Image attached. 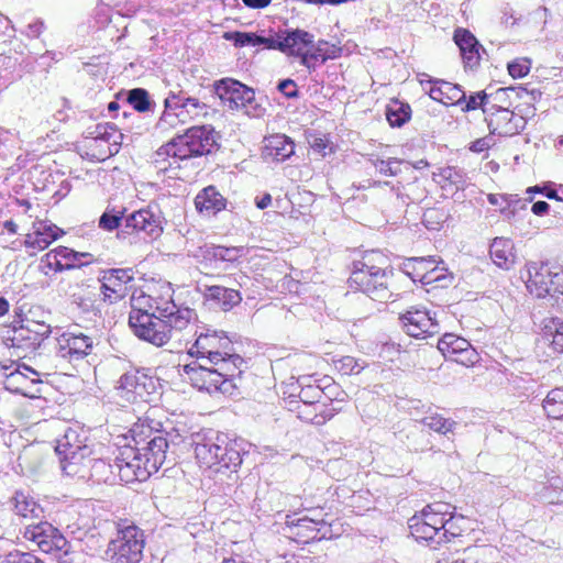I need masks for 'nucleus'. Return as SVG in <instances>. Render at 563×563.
Masks as SVG:
<instances>
[{"label": "nucleus", "mask_w": 563, "mask_h": 563, "mask_svg": "<svg viewBox=\"0 0 563 563\" xmlns=\"http://www.w3.org/2000/svg\"><path fill=\"white\" fill-rule=\"evenodd\" d=\"M131 440L119 449V478L122 482L145 481L166 461L170 433L163 423L144 419L129 430Z\"/></svg>", "instance_id": "1"}, {"label": "nucleus", "mask_w": 563, "mask_h": 563, "mask_svg": "<svg viewBox=\"0 0 563 563\" xmlns=\"http://www.w3.org/2000/svg\"><path fill=\"white\" fill-rule=\"evenodd\" d=\"M190 356L195 360L185 364L183 372L195 388L208 394L234 395L239 388L243 368L236 366V363L221 357L213 358L207 354Z\"/></svg>", "instance_id": "2"}, {"label": "nucleus", "mask_w": 563, "mask_h": 563, "mask_svg": "<svg viewBox=\"0 0 563 563\" xmlns=\"http://www.w3.org/2000/svg\"><path fill=\"white\" fill-rule=\"evenodd\" d=\"M195 455L200 467L216 473L236 472L249 454L250 444L243 439H229L224 433L213 430L194 435Z\"/></svg>", "instance_id": "3"}, {"label": "nucleus", "mask_w": 563, "mask_h": 563, "mask_svg": "<svg viewBox=\"0 0 563 563\" xmlns=\"http://www.w3.org/2000/svg\"><path fill=\"white\" fill-rule=\"evenodd\" d=\"M380 260H384L383 255L372 251L366 253L361 261H354L347 283L351 289L365 294L372 300L385 303L393 297L389 279L394 272L393 268L378 266Z\"/></svg>", "instance_id": "4"}, {"label": "nucleus", "mask_w": 563, "mask_h": 563, "mask_svg": "<svg viewBox=\"0 0 563 563\" xmlns=\"http://www.w3.org/2000/svg\"><path fill=\"white\" fill-rule=\"evenodd\" d=\"M125 208L115 210V208L107 207L99 218V228L104 231H113L119 229L118 236L125 239L126 235L134 232H143L146 236L155 239L163 232L162 216L156 207L134 211L124 216Z\"/></svg>", "instance_id": "5"}, {"label": "nucleus", "mask_w": 563, "mask_h": 563, "mask_svg": "<svg viewBox=\"0 0 563 563\" xmlns=\"http://www.w3.org/2000/svg\"><path fill=\"white\" fill-rule=\"evenodd\" d=\"M55 453L62 472L70 477H86V460L92 454L88 434L79 428H68L57 440Z\"/></svg>", "instance_id": "6"}, {"label": "nucleus", "mask_w": 563, "mask_h": 563, "mask_svg": "<svg viewBox=\"0 0 563 563\" xmlns=\"http://www.w3.org/2000/svg\"><path fill=\"white\" fill-rule=\"evenodd\" d=\"M212 92L229 110L243 111L253 118H261L266 112V109L255 98L254 89L238 79L225 77L216 80L212 85Z\"/></svg>", "instance_id": "7"}, {"label": "nucleus", "mask_w": 563, "mask_h": 563, "mask_svg": "<svg viewBox=\"0 0 563 563\" xmlns=\"http://www.w3.org/2000/svg\"><path fill=\"white\" fill-rule=\"evenodd\" d=\"M117 538L107 548L106 555L111 563H139L143 556L144 532L126 521L117 525Z\"/></svg>", "instance_id": "8"}, {"label": "nucleus", "mask_w": 563, "mask_h": 563, "mask_svg": "<svg viewBox=\"0 0 563 563\" xmlns=\"http://www.w3.org/2000/svg\"><path fill=\"white\" fill-rule=\"evenodd\" d=\"M129 325L140 340L155 346L165 345L172 339L173 332L177 331L174 322L169 319L157 317L155 313H150L148 310L134 307L129 314Z\"/></svg>", "instance_id": "9"}, {"label": "nucleus", "mask_w": 563, "mask_h": 563, "mask_svg": "<svg viewBox=\"0 0 563 563\" xmlns=\"http://www.w3.org/2000/svg\"><path fill=\"white\" fill-rule=\"evenodd\" d=\"M196 341L188 350L189 355L207 354L213 358L221 357L228 362L236 363L240 368L245 367L246 362L235 352L233 339L228 336L223 331L201 328L196 331Z\"/></svg>", "instance_id": "10"}, {"label": "nucleus", "mask_w": 563, "mask_h": 563, "mask_svg": "<svg viewBox=\"0 0 563 563\" xmlns=\"http://www.w3.org/2000/svg\"><path fill=\"white\" fill-rule=\"evenodd\" d=\"M451 505L446 503H433L427 505L420 515L409 519V528L412 537L419 541H426L428 545L435 548L443 542L441 538V525L443 516H448Z\"/></svg>", "instance_id": "11"}, {"label": "nucleus", "mask_w": 563, "mask_h": 563, "mask_svg": "<svg viewBox=\"0 0 563 563\" xmlns=\"http://www.w3.org/2000/svg\"><path fill=\"white\" fill-rule=\"evenodd\" d=\"M51 332V327L45 322L26 320L8 328L2 335V341L21 357V354L26 356L36 351Z\"/></svg>", "instance_id": "12"}, {"label": "nucleus", "mask_w": 563, "mask_h": 563, "mask_svg": "<svg viewBox=\"0 0 563 563\" xmlns=\"http://www.w3.org/2000/svg\"><path fill=\"white\" fill-rule=\"evenodd\" d=\"M23 536L35 542L41 551L54 554L60 563H73L70 543L52 523L43 519L29 523Z\"/></svg>", "instance_id": "13"}, {"label": "nucleus", "mask_w": 563, "mask_h": 563, "mask_svg": "<svg viewBox=\"0 0 563 563\" xmlns=\"http://www.w3.org/2000/svg\"><path fill=\"white\" fill-rule=\"evenodd\" d=\"M220 134L210 124L195 125L176 135L180 143V159L211 154L220 147Z\"/></svg>", "instance_id": "14"}, {"label": "nucleus", "mask_w": 563, "mask_h": 563, "mask_svg": "<svg viewBox=\"0 0 563 563\" xmlns=\"http://www.w3.org/2000/svg\"><path fill=\"white\" fill-rule=\"evenodd\" d=\"M118 396L130 404L147 401V397L154 391L155 383L151 376L140 369L124 373L118 380Z\"/></svg>", "instance_id": "15"}, {"label": "nucleus", "mask_w": 563, "mask_h": 563, "mask_svg": "<svg viewBox=\"0 0 563 563\" xmlns=\"http://www.w3.org/2000/svg\"><path fill=\"white\" fill-rule=\"evenodd\" d=\"M93 339L82 332L66 331L59 338L55 347L56 356L75 363L82 361L93 349Z\"/></svg>", "instance_id": "16"}, {"label": "nucleus", "mask_w": 563, "mask_h": 563, "mask_svg": "<svg viewBox=\"0 0 563 563\" xmlns=\"http://www.w3.org/2000/svg\"><path fill=\"white\" fill-rule=\"evenodd\" d=\"M406 333L416 339L433 336L440 332V324L431 312L424 308L411 307L399 317Z\"/></svg>", "instance_id": "17"}, {"label": "nucleus", "mask_w": 563, "mask_h": 563, "mask_svg": "<svg viewBox=\"0 0 563 563\" xmlns=\"http://www.w3.org/2000/svg\"><path fill=\"white\" fill-rule=\"evenodd\" d=\"M150 313H155L157 317L169 319L174 322L176 330H183L187 328L190 320L196 314L195 311L188 307L177 306L175 301L164 297H148L147 308Z\"/></svg>", "instance_id": "18"}, {"label": "nucleus", "mask_w": 563, "mask_h": 563, "mask_svg": "<svg viewBox=\"0 0 563 563\" xmlns=\"http://www.w3.org/2000/svg\"><path fill=\"white\" fill-rule=\"evenodd\" d=\"M327 522L322 518L316 517H301L294 518L287 516L285 526L283 527V534L297 543H309L310 541L320 540L324 534L319 536L320 529L318 526H325Z\"/></svg>", "instance_id": "19"}, {"label": "nucleus", "mask_w": 563, "mask_h": 563, "mask_svg": "<svg viewBox=\"0 0 563 563\" xmlns=\"http://www.w3.org/2000/svg\"><path fill=\"white\" fill-rule=\"evenodd\" d=\"M494 112L488 113L486 122L490 134L499 136H512L520 133L526 128V120L521 115H516L509 111L508 107L492 106Z\"/></svg>", "instance_id": "20"}, {"label": "nucleus", "mask_w": 563, "mask_h": 563, "mask_svg": "<svg viewBox=\"0 0 563 563\" xmlns=\"http://www.w3.org/2000/svg\"><path fill=\"white\" fill-rule=\"evenodd\" d=\"M166 103L168 109L178 110L179 113H183V119H185L186 115L191 119L200 115L206 117L210 107L206 97L199 98L191 96L183 88L169 90L166 97Z\"/></svg>", "instance_id": "21"}, {"label": "nucleus", "mask_w": 563, "mask_h": 563, "mask_svg": "<svg viewBox=\"0 0 563 563\" xmlns=\"http://www.w3.org/2000/svg\"><path fill=\"white\" fill-rule=\"evenodd\" d=\"M453 40L460 49L465 69L474 70L479 66L481 52L486 53L475 35L467 29L457 27L454 31Z\"/></svg>", "instance_id": "22"}, {"label": "nucleus", "mask_w": 563, "mask_h": 563, "mask_svg": "<svg viewBox=\"0 0 563 563\" xmlns=\"http://www.w3.org/2000/svg\"><path fill=\"white\" fill-rule=\"evenodd\" d=\"M295 154L294 141L285 134H273L264 140L262 156L267 162L283 163Z\"/></svg>", "instance_id": "23"}, {"label": "nucleus", "mask_w": 563, "mask_h": 563, "mask_svg": "<svg viewBox=\"0 0 563 563\" xmlns=\"http://www.w3.org/2000/svg\"><path fill=\"white\" fill-rule=\"evenodd\" d=\"M283 53L288 56L299 57L302 59V55L307 49L314 43L313 34L302 29H283Z\"/></svg>", "instance_id": "24"}, {"label": "nucleus", "mask_w": 563, "mask_h": 563, "mask_svg": "<svg viewBox=\"0 0 563 563\" xmlns=\"http://www.w3.org/2000/svg\"><path fill=\"white\" fill-rule=\"evenodd\" d=\"M119 461L118 455L113 463H110L103 459H90L86 460V477L93 483H113L119 476Z\"/></svg>", "instance_id": "25"}, {"label": "nucleus", "mask_w": 563, "mask_h": 563, "mask_svg": "<svg viewBox=\"0 0 563 563\" xmlns=\"http://www.w3.org/2000/svg\"><path fill=\"white\" fill-rule=\"evenodd\" d=\"M195 207L199 213L216 216L227 207V199L216 186H207L195 197Z\"/></svg>", "instance_id": "26"}, {"label": "nucleus", "mask_w": 563, "mask_h": 563, "mask_svg": "<svg viewBox=\"0 0 563 563\" xmlns=\"http://www.w3.org/2000/svg\"><path fill=\"white\" fill-rule=\"evenodd\" d=\"M201 250V255L206 261L216 263L234 264L245 256L246 249L244 246H224L217 244H206Z\"/></svg>", "instance_id": "27"}, {"label": "nucleus", "mask_w": 563, "mask_h": 563, "mask_svg": "<svg viewBox=\"0 0 563 563\" xmlns=\"http://www.w3.org/2000/svg\"><path fill=\"white\" fill-rule=\"evenodd\" d=\"M514 243L507 238H495L489 246V255L496 266L510 269L515 264Z\"/></svg>", "instance_id": "28"}, {"label": "nucleus", "mask_w": 563, "mask_h": 563, "mask_svg": "<svg viewBox=\"0 0 563 563\" xmlns=\"http://www.w3.org/2000/svg\"><path fill=\"white\" fill-rule=\"evenodd\" d=\"M206 297L217 308L229 311L242 301L240 291L223 286H210L206 290Z\"/></svg>", "instance_id": "29"}, {"label": "nucleus", "mask_w": 563, "mask_h": 563, "mask_svg": "<svg viewBox=\"0 0 563 563\" xmlns=\"http://www.w3.org/2000/svg\"><path fill=\"white\" fill-rule=\"evenodd\" d=\"M98 280H106L112 294L119 295L124 290V285L134 280L133 268H110L102 271Z\"/></svg>", "instance_id": "30"}, {"label": "nucleus", "mask_w": 563, "mask_h": 563, "mask_svg": "<svg viewBox=\"0 0 563 563\" xmlns=\"http://www.w3.org/2000/svg\"><path fill=\"white\" fill-rule=\"evenodd\" d=\"M329 42L324 40H319L317 45L314 43L310 46L305 55H302V59L299 60L300 65L305 66L309 70L316 69V62L320 60L321 63H325L330 58H335L338 55L333 49L334 46L331 45L329 48Z\"/></svg>", "instance_id": "31"}, {"label": "nucleus", "mask_w": 563, "mask_h": 563, "mask_svg": "<svg viewBox=\"0 0 563 563\" xmlns=\"http://www.w3.org/2000/svg\"><path fill=\"white\" fill-rule=\"evenodd\" d=\"M12 500L16 515L25 519L41 520L44 518V509L23 492H15Z\"/></svg>", "instance_id": "32"}, {"label": "nucleus", "mask_w": 563, "mask_h": 563, "mask_svg": "<svg viewBox=\"0 0 563 563\" xmlns=\"http://www.w3.org/2000/svg\"><path fill=\"white\" fill-rule=\"evenodd\" d=\"M63 233L64 231L55 224H41L34 236L27 235L25 245L32 249L44 250Z\"/></svg>", "instance_id": "33"}, {"label": "nucleus", "mask_w": 563, "mask_h": 563, "mask_svg": "<svg viewBox=\"0 0 563 563\" xmlns=\"http://www.w3.org/2000/svg\"><path fill=\"white\" fill-rule=\"evenodd\" d=\"M435 261L429 257H409L401 265L400 271L408 276L413 283H422L429 266L434 265Z\"/></svg>", "instance_id": "34"}, {"label": "nucleus", "mask_w": 563, "mask_h": 563, "mask_svg": "<svg viewBox=\"0 0 563 563\" xmlns=\"http://www.w3.org/2000/svg\"><path fill=\"white\" fill-rule=\"evenodd\" d=\"M405 444L410 452L415 453L429 452L434 448L432 434L428 430L417 427L408 432Z\"/></svg>", "instance_id": "35"}, {"label": "nucleus", "mask_w": 563, "mask_h": 563, "mask_svg": "<svg viewBox=\"0 0 563 563\" xmlns=\"http://www.w3.org/2000/svg\"><path fill=\"white\" fill-rule=\"evenodd\" d=\"M385 114L390 126L401 128L410 120L411 108L407 102H402L398 99H391L386 106Z\"/></svg>", "instance_id": "36"}, {"label": "nucleus", "mask_w": 563, "mask_h": 563, "mask_svg": "<svg viewBox=\"0 0 563 563\" xmlns=\"http://www.w3.org/2000/svg\"><path fill=\"white\" fill-rule=\"evenodd\" d=\"M433 179L441 184L442 188L448 185L454 186L456 190L464 189L466 186V174L462 168L455 166H445L439 168L438 173H433Z\"/></svg>", "instance_id": "37"}, {"label": "nucleus", "mask_w": 563, "mask_h": 563, "mask_svg": "<svg viewBox=\"0 0 563 563\" xmlns=\"http://www.w3.org/2000/svg\"><path fill=\"white\" fill-rule=\"evenodd\" d=\"M298 387L300 388L297 398L303 405L316 407L325 397L323 389L319 385L310 383V377H300L298 379Z\"/></svg>", "instance_id": "38"}, {"label": "nucleus", "mask_w": 563, "mask_h": 563, "mask_svg": "<svg viewBox=\"0 0 563 563\" xmlns=\"http://www.w3.org/2000/svg\"><path fill=\"white\" fill-rule=\"evenodd\" d=\"M56 254L64 261V268L75 269L90 264L93 255L87 252H77L67 246L56 247Z\"/></svg>", "instance_id": "39"}, {"label": "nucleus", "mask_w": 563, "mask_h": 563, "mask_svg": "<svg viewBox=\"0 0 563 563\" xmlns=\"http://www.w3.org/2000/svg\"><path fill=\"white\" fill-rule=\"evenodd\" d=\"M443 523L441 525L442 532L441 538H443V542L450 541L452 538L459 537L463 531L467 529L465 526L466 518L462 515H456L455 512L449 509L448 516H443Z\"/></svg>", "instance_id": "40"}, {"label": "nucleus", "mask_w": 563, "mask_h": 563, "mask_svg": "<svg viewBox=\"0 0 563 563\" xmlns=\"http://www.w3.org/2000/svg\"><path fill=\"white\" fill-rule=\"evenodd\" d=\"M543 339L550 341L552 349L563 353V321L558 318L545 320L542 328Z\"/></svg>", "instance_id": "41"}, {"label": "nucleus", "mask_w": 563, "mask_h": 563, "mask_svg": "<svg viewBox=\"0 0 563 563\" xmlns=\"http://www.w3.org/2000/svg\"><path fill=\"white\" fill-rule=\"evenodd\" d=\"M529 279L527 282V287L533 292L537 289L544 291V286L547 283L554 277V273H552L548 266V264H532L528 268Z\"/></svg>", "instance_id": "42"}, {"label": "nucleus", "mask_w": 563, "mask_h": 563, "mask_svg": "<svg viewBox=\"0 0 563 563\" xmlns=\"http://www.w3.org/2000/svg\"><path fill=\"white\" fill-rule=\"evenodd\" d=\"M468 341L453 333H445L438 340V350L445 358L453 360L457 353L466 349Z\"/></svg>", "instance_id": "43"}, {"label": "nucleus", "mask_w": 563, "mask_h": 563, "mask_svg": "<svg viewBox=\"0 0 563 563\" xmlns=\"http://www.w3.org/2000/svg\"><path fill=\"white\" fill-rule=\"evenodd\" d=\"M128 103L137 112L153 111L155 102L151 99L148 91L144 88H133L126 92Z\"/></svg>", "instance_id": "44"}, {"label": "nucleus", "mask_w": 563, "mask_h": 563, "mask_svg": "<svg viewBox=\"0 0 563 563\" xmlns=\"http://www.w3.org/2000/svg\"><path fill=\"white\" fill-rule=\"evenodd\" d=\"M421 423L429 430H432L442 435L454 434V431L457 427V422L455 420L444 418L438 413L424 417L421 420Z\"/></svg>", "instance_id": "45"}, {"label": "nucleus", "mask_w": 563, "mask_h": 563, "mask_svg": "<svg viewBox=\"0 0 563 563\" xmlns=\"http://www.w3.org/2000/svg\"><path fill=\"white\" fill-rule=\"evenodd\" d=\"M542 407L550 419H563V388H554L547 395Z\"/></svg>", "instance_id": "46"}, {"label": "nucleus", "mask_w": 563, "mask_h": 563, "mask_svg": "<svg viewBox=\"0 0 563 563\" xmlns=\"http://www.w3.org/2000/svg\"><path fill=\"white\" fill-rule=\"evenodd\" d=\"M225 38L232 41L236 47L260 46V43L262 41L261 35L257 33L240 31L227 33Z\"/></svg>", "instance_id": "47"}, {"label": "nucleus", "mask_w": 563, "mask_h": 563, "mask_svg": "<svg viewBox=\"0 0 563 563\" xmlns=\"http://www.w3.org/2000/svg\"><path fill=\"white\" fill-rule=\"evenodd\" d=\"M561 289H563V275L554 273V277L547 283V286H544V291L537 289L533 292L539 298L550 297L553 302H555V299L563 291Z\"/></svg>", "instance_id": "48"}, {"label": "nucleus", "mask_w": 563, "mask_h": 563, "mask_svg": "<svg viewBox=\"0 0 563 563\" xmlns=\"http://www.w3.org/2000/svg\"><path fill=\"white\" fill-rule=\"evenodd\" d=\"M177 121L184 122L183 113H179L178 110L168 109L166 99L164 100V111L161 114L155 129L158 131H166L169 128L174 126Z\"/></svg>", "instance_id": "49"}, {"label": "nucleus", "mask_w": 563, "mask_h": 563, "mask_svg": "<svg viewBox=\"0 0 563 563\" xmlns=\"http://www.w3.org/2000/svg\"><path fill=\"white\" fill-rule=\"evenodd\" d=\"M335 364L336 368L343 375H357L366 366V363L364 361L360 362V360H356L355 357L350 355L341 357L339 361H336Z\"/></svg>", "instance_id": "50"}, {"label": "nucleus", "mask_w": 563, "mask_h": 563, "mask_svg": "<svg viewBox=\"0 0 563 563\" xmlns=\"http://www.w3.org/2000/svg\"><path fill=\"white\" fill-rule=\"evenodd\" d=\"M442 89L444 99L449 101V104H463L465 101V91L460 85L442 79Z\"/></svg>", "instance_id": "51"}, {"label": "nucleus", "mask_w": 563, "mask_h": 563, "mask_svg": "<svg viewBox=\"0 0 563 563\" xmlns=\"http://www.w3.org/2000/svg\"><path fill=\"white\" fill-rule=\"evenodd\" d=\"M325 401L319 402L313 410L316 411V426H322L327 421L331 420L336 413V409L332 408V399L329 397H324Z\"/></svg>", "instance_id": "52"}, {"label": "nucleus", "mask_w": 563, "mask_h": 563, "mask_svg": "<svg viewBox=\"0 0 563 563\" xmlns=\"http://www.w3.org/2000/svg\"><path fill=\"white\" fill-rule=\"evenodd\" d=\"M540 499L550 505H559L563 503V487L555 483L544 486L539 493Z\"/></svg>", "instance_id": "53"}, {"label": "nucleus", "mask_w": 563, "mask_h": 563, "mask_svg": "<svg viewBox=\"0 0 563 563\" xmlns=\"http://www.w3.org/2000/svg\"><path fill=\"white\" fill-rule=\"evenodd\" d=\"M522 93H528L527 88L522 86H509L498 88L495 92L488 93V99L493 98L495 101L506 103V99H510L515 95L518 99H522Z\"/></svg>", "instance_id": "54"}, {"label": "nucleus", "mask_w": 563, "mask_h": 563, "mask_svg": "<svg viewBox=\"0 0 563 563\" xmlns=\"http://www.w3.org/2000/svg\"><path fill=\"white\" fill-rule=\"evenodd\" d=\"M405 163L402 159L389 158V159H377L375 162L376 169L386 176H397L401 173V165Z\"/></svg>", "instance_id": "55"}, {"label": "nucleus", "mask_w": 563, "mask_h": 563, "mask_svg": "<svg viewBox=\"0 0 563 563\" xmlns=\"http://www.w3.org/2000/svg\"><path fill=\"white\" fill-rule=\"evenodd\" d=\"M531 59L528 57L516 58L507 64V69L512 78H522L530 71Z\"/></svg>", "instance_id": "56"}, {"label": "nucleus", "mask_w": 563, "mask_h": 563, "mask_svg": "<svg viewBox=\"0 0 563 563\" xmlns=\"http://www.w3.org/2000/svg\"><path fill=\"white\" fill-rule=\"evenodd\" d=\"M488 101V92L486 90L478 91L474 95H471L468 99L465 97V101L463 102L462 111L470 112L476 109L482 108L485 113H487V110L484 108V106Z\"/></svg>", "instance_id": "57"}, {"label": "nucleus", "mask_w": 563, "mask_h": 563, "mask_svg": "<svg viewBox=\"0 0 563 563\" xmlns=\"http://www.w3.org/2000/svg\"><path fill=\"white\" fill-rule=\"evenodd\" d=\"M21 368L34 375H37V372L34 371L32 367L25 364H19L13 371L5 375V383L8 389H14L15 391H18V387L15 385L26 378V375L23 372H21Z\"/></svg>", "instance_id": "58"}, {"label": "nucleus", "mask_w": 563, "mask_h": 563, "mask_svg": "<svg viewBox=\"0 0 563 563\" xmlns=\"http://www.w3.org/2000/svg\"><path fill=\"white\" fill-rule=\"evenodd\" d=\"M179 151H181L180 143L178 140H176V136H174L169 142L162 145L155 152L156 161H158L159 158L164 159L165 157H175V158L180 159L181 153Z\"/></svg>", "instance_id": "59"}, {"label": "nucleus", "mask_w": 563, "mask_h": 563, "mask_svg": "<svg viewBox=\"0 0 563 563\" xmlns=\"http://www.w3.org/2000/svg\"><path fill=\"white\" fill-rule=\"evenodd\" d=\"M108 129H113V123H99L93 128H89L85 133V137L92 139L95 141L101 140L104 142H110L111 133L108 132Z\"/></svg>", "instance_id": "60"}, {"label": "nucleus", "mask_w": 563, "mask_h": 563, "mask_svg": "<svg viewBox=\"0 0 563 563\" xmlns=\"http://www.w3.org/2000/svg\"><path fill=\"white\" fill-rule=\"evenodd\" d=\"M282 30H278V32H275L273 33V31H271V34L268 36H263L261 35V43H260V46H263L264 48H267V49H275V51H279L283 53V47H284V44H283V40H282Z\"/></svg>", "instance_id": "61"}, {"label": "nucleus", "mask_w": 563, "mask_h": 563, "mask_svg": "<svg viewBox=\"0 0 563 563\" xmlns=\"http://www.w3.org/2000/svg\"><path fill=\"white\" fill-rule=\"evenodd\" d=\"M453 361L465 365L471 366L477 363L478 361V353L475 351V349L468 343L466 349L457 353V355L454 356Z\"/></svg>", "instance_id": "62"}, {"label": "nucleus", "mask_w": 563, "mask_h": 563, "mask_svg": "<svg viewBox=\"0 0 563 563\" xmlns=\"http://www.w3.org/2000/svg\"><path fill=\"white\" fill-rule=\"evenodd\" d=\"M277 90L288 99H296L299 97V90L295 80L290 78L279 80Z\"/></svg>", "instance_id": "63"}, {"label": "nucleus", "mask_w": 563, "mask_h": 563, "mask_svg": "<svg viewBox=\"0 0 563 563\" xmlns=\"http://www.w3.org/2000/svg\"><path fill=\"white\" fill-rule=\"evenodd\" d=\"M528 200H521L516 195H509L507 196V202L504 208H501V212L507 214H515V212L519 209H526Z\"/></svg>", "instance_id": "64"}]
</instances>
